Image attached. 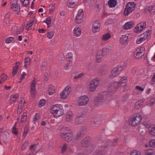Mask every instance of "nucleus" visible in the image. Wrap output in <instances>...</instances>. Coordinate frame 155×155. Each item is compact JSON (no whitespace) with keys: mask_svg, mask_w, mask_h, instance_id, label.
Returning <instances> with one entry per match:
<instances>
[{"mask_svg":"<svg viewBox=\"0 0 155 155\" xmlns=\"http://www.w3.org/2000/svg\"><path fill=\"white\" fill-rule=\"evenodd\" d=\"M127 81V77H124L120 79L118 81H114L111 82L108 87V91L112 92L115 91L121 87L124 86Z\"/></svg>","mask_w":155,"mask_h":155,"instance_id":"nucleus-1","label":"nucleus"},{"mask_svg":"<svg viewBox=\"0 0 155 155\" xmlns=\"http://www.w3.org/2000/svg\"><path fill=\"white\" fill-rule=\"evenodd\" d=\"M50 112L56 117H58L64 114V110L61 105L57 104L51 107L50 109Z\"/></svg>","mask_w":155,"mask_h":155,"instance_id":"nucleus-2","label":"nucleus"},{"mask_svg":"<svg viewBox=\"0 0 155 155\" xmlns=\"http://www.w3.org/2000/svg\"><path fill=\"white\" fill-rule=\"evenodd\" d=\"M96 104L98 106L108 104L109 101L107 98V95L104 93L100 94L95 100Z\"/></svg>","mask_w":155,"mask_h":155,"instance_id":"nucleus-3","label":"nucleus"},{"mask_svg":"<svg viewBox=\"0 0 155 155\" xmlns=\"http://www.w3.org/2000/svg\"><path fill=\"white\" fill-rule=\"evenodd\" d=\"M136 4L134 2H130L127 3L125 6L124 12V14L125 16H128L133 11L135 8Z\"/></svg>","mask_w":155,"mask_h":155,"instance_id":"nucleus-4","label":"nucleus"},{"mask_svg":"<svg viewBox=\"0 0 155 155\" xmlns=\"http://www.w3.org/2000/svg\"><path fill=\"white\" fill-rule=\"evenodd\" d=\"M142 119L141 115L138 114L131 119L130 120L129 122V124L131 126H135L140 123Z\"/></svg>","mask_w":155,"mask_h":155,"instance_id":"nucleus-5","label":"nucleus"},{"mask_svg":"<svg viewBox=\"0 0 155 155\" xmlns=\"http://www.w3.org/2000/svg\"><path fill=\"white\" fill-rule=\"evenodd\" d=\"M86 116V113L84 111L78 113L75 120V123L77 124H79L82 123L84 120V117Z\"/></svg>","mask_w":155,"mask_h":155,"instance_id":"nucleus-6","label":"nucleus"},{"mask_svg":"<svg viewBox=\"0 0 155 155\" xmlns=\"http://www.w3.org/2000/svg\"><path fill=\"white\" fill-rule=\"evenodd\" d=\"M99 79L97 78L92 79L89 84V89L90 91H94L100 83Z\"/></svg>","mask_w":155,"mask_h":155,"instance_id":"nucleus-7","label":"nucleus"},{"mask_svg":"<svg viewBox=\"0 0 155 155\" xmlns=\"http://www.w3.org/2000/svg\"><path fill=\"white\" fill-rule=\"evenodd\" d=\"M123 70V67L120 66H118L117 67L114 68L111 71L110 77L111 78H114L117 76Z\"/></svg>","mask_w":155,"mask_h":155,"instance_id":"nucleus-8","label":"nucleus"},{"mask_svg":"<svg viewBox=\"0 0 155 155\" xmlns=\"http://www.w3.org/2000/svg\"><path fill=\"white\" fill-rule=\"evenodd\" d=\"M10 8L12 11L17 12H19L20 5L18 4V0H11Z\"/></svg>","mask_w":155,"mask_h":155,"instance_id":"nucleus-9","label":"nucleus"},{"mask_svg":"<svg viewBox=\"0 0 155 155\" xmlns=\"http://www.w3.org/2000/svg\"><path fill=\"white\" fill-rule=\"evenodd\" d=\"M89 101L87 96L84 95L80 97L78 100L77 104L79 106H84L87 105Z\"/></svg>","mask_w":155,"mask_h":155,"instance_id":"nucleus-10","label":"nucleus"},{"mask_svg":"<svg viewBox=\"0 0 155 155\" xmlns=\"http://www.w3.org/2000/svg\"><path fill=\"white\" fill-rule=\"evenodd\" d=\"M145 48L143 47H141L137 48L134 53V57L137 59L141 58L144 54Z\"/></svg>","mask_w":155,"mask_h":155,"instance_id":"nucleus-11","label":"nucleus"},{"mask_svg":"<svg viewBox=\"0 0 155 155\" xmlns=\"http://www.w3.org/2000/svg\"><path fill=\"white\" fill-rule=\"evenodd\" d=\"M71 88L69 85L67 86L63 91L60 94V97L62 99L67 98L71 91Z\"/></svg>","mask_w":155,"mask_h":155,"instance_id":"nucleus-12","label":"nucleus"},{"mask_svg":"<svg viewBox=\"0 0 155 155\" xmlns=\"http://www.w3.org/2000/svg\"><path fill=\"white\" fill-rule=\"evenodd\" d=\"M83 18V11L82 9H80L78 12L75 18L76 22L80 24L82 22Z\"/></svg>","mask_w":155,"mask_h":155,"instance_id":"nucleus-13","label":"nucleus"},{"mask_svg":"<svg viewBox=\"0 0 155 155\" xmlns=\"http://www.w3.org/2000/svg\"><path fill=\"white\" fill-rule=\"evenodd\" d=\"M146 22L145 21H142L138 24L135 28L134 31L138 33L142 31L146 27Z\"/></svg>","mask_w":155,"mask_h":155,"instance_id":"nucleus-14","label":"nucleus"},{"mask_svg":"<svg viewBox=\"0 0 155 155\" xmlns=\"http://www.w3.org/2000/svg\"><path fill=\"white\" fill-rule=\"evenodd\" d=\"M100 24L99 23V21L95 20L93 22L92 26V30L94 33L97 32L100 30Z\"/></svg>","mask_w":155,"mask_h":155,"instance_id":"nucleus-15","label":"nucleus"},{"mask_svg":"<svg viewBox=\"0 0 155 155\" xmlns=\"http://www.w3.org/2000/svg\"><path fill=\"white\" fill-rule=\"evenodd\" d=\"M71 131V130L67 127H63L61 128L60 133V136L61 138L64 137L68 134Z\"/></svg>","mask_w":155,"mask_h":155,"instance_id":"nucleus-16","label":"nucleus"},{"mask_svg":"<svg viewBox=\"0 0 155 155\" xmlns=\"http://www.w3.org/2000/svg\"><path fill=\"white\" fill-rule=\"evenodd\" d=\"M129 40V35L128 34L123 35L120 39V43L122 44H126L128 43Z\"/></svg>","mask_w":155,"mask_h":155,"instance_id":"nucleus-17","label":"nucleus"},{"mask_svg":"<svg viewBox=\"0 0 155 155\" xmlns=\"http://www.w3.org/2000/svg\"><path fill=\"white\" fill-rule=\"evenodd\" d=\"M148 37L147 33L144 32L137 38L136 40V43L137 44H140L142 42L146 39Z\"/></svg>","mask_w":155,"mask_h":155,"instance_id":"nucleus-18","label":"nucleus"},{"mask_svg":"<svg viewBox=\"0 0 155 155\" xmlns=\"http://www.w3.org/2000/svg\"><path fill=\"white\" fill-rule=\"evenodd\" d=\"M36 83V79L34 78L31 84V96L33 97H35V94L36 91L35 86Z\"/></svg>","mask_w":155,"mask_h":155,"instance_id":"nucleus-19","label":"nucleus"},{"mask_svg":"<svg viewBox=\"0 0 155 155\" xmlns=\"http://www.w3.org/2000/svg\"><path fill=\"white\" fill-rule=\"evenodd\" d=\"M101 51L99 50H98L96 56V59L97 61L98 62H100L104 60L105 58L104 56Z\"/></svg>","mask_w":155,"mask_h":155,"instance_id":"nucleus-20","label":"nucleus"},{"mask_svg":"<svg viewBox=\"0 0 155 155\" xmlns=\"http://www.w3.org/2000/svg\"><path fill=\"white\" fill-rule=\"evenodd\" d=\"M78 2V0H68L67 5L68 8H73L77 5Z\"/></svg>","mask_w":155,"mask_h":155,"instance_id":"nucleus-21","label":"nucleus"},{"mask_svg":"<svg viewBox=\"0 0 155 155\" xmlns=\"http://www.w3.org/2000/svg\"><path fill=\"white\" fill-rule=\"evenodd\" d=\"M134 25V23L133 21H128L123 26V28L125 30H127L133 27Z\"/></svg>","mask_w":155,"mask_h":155,"instance_id":"nucleus-22","label":"nucleus"},{"mask_svg":"<svg viewBox=\"0 0 155 155\" xmlns=\"http://www.w3.org/2000/svg\"><path fill=\"white\" fill-rule=\"evenodd\" d=\"M73 137V135L71 131V132L68 134L66 136L64 137H63L62 139L64 140L67 142H70L71 141Z\"/></svg>","mask_w":155,"mask_h":155,"instance_id":"nucleus-23","label":"nucleus"},{"mask_svg":"<svg viewBox=\"0 0 155 155\" xmlns=\"http://www.w3.org/2000/svg\"><path fill=\"white\" fill-rule=\"evenodd\" d=\"M73 115L72 112L70 111L67 112L66 114L65 119L67 121H70L73 118Z\"/></svg>","mask_w":155,"mask_h":155,"instance_id":"nucleus-24","label":"nucleus"},{"mask_svg":"<svg viewBox=\"0 0 155 155\" xmlns=\"http://www.w3.org/2000/svg\"><path fill=\"white\" fill-rule=\"evenodd\" d=\"M81 29L78 27H76L74 28L73 33L74 36L76 37L80 36L81 34Z\"/></svg>","mask_w":155,"mask_h":155,"instance_id":"nucleus-25","label":"nucleus"},{"mask_svg":"<svg viewBox=\"0 0 155 155\" xmlns=\"http://www.w3.org/2000/svg\"><path fill=\"white\" fill-rule=\"evenodd\" d=\"M18 97L19 95L17 94H12L10 97L9 101L10 103L11 104L14 103L16 101L17 98H18Z\"/></svg>","mask_w":155,"mask_h":155,"instance_id":"nucleus-26","label":"nucleus"},{"mask_svg":"<svg viewBox=\"0 0 155 155\" xmlns=\"http://www.w3.org/2000/svg\"><path fill=\"white\" fill-rule=\"evenodd\" d=\"M145 155H155V150L152 149H147L145 150Z\"/></svg>","mask_w":155,"mask_h":155,"instance_id":"nucleus-27","label":"nucleus"},{"mask_svg":"<svg viewBox=\"0 0 155 155\" xmlns=\"http://www.w3.org/2000/svg\"><path fill=\"white\" fill-rule=\"evenodd\" d=\"M89 143L87 138L85 137L81 141V144L82 147H85L88 146Z\"/></svg>","mask_w":155,"mask_h":155,"instance_id":"nucleus-28","label":"nucleus"},{"mask_svg":"<svg viewBox=\"0 0 155 155\" xmlns=\"http://www.w3.org/2000/svg\"><path fill=\"white\" fill-rule=\"evenodd\" d=\"M48 94L52 95L55 91L54 87L52 85H49L48 87Z\"/></svg>","mask_w":155,"mask_h":155,"instance_id":"nucleus-29","label":"nucleus"},{"mask_svg":"<svg viewBox=\"0 0 155 155\" xmlns=\"http://www.w3.org/2000/svg\"><path fill=\"white\" fill-rule=\"evenodd\" d=\"M20 64V62H17L15 64V66L13 67V71H12V75L13 76H14L16 74L17 72V69L18 67Z\"/></svg>","mask_w":155,"mask_h":155,"instance_id":"nucleus-30","label":"nucleus"},{"mask_svg":"<svg viewBox=\"0 0 155 155\" xmlns=\"http://www.w3.org/2000/svg\"><path fill=\"white\" fill-rule=\"evenodd\" d=\"M108 4L110 7H114L117 5V2L116 0H109Z\"/></svg>","mask_w":155,"mask_h":155,"instance_id":"nucleus-31","label":"nucleus"},{"mask_svg":"<svg viewBox=\"0 0 155 155\" xmlns=\"http://www.w3.org/2000/svg\"><path fill=\"white\" fill-rule=\"evenodd\" d=\"M111 38V35L109 33H107L102 35L101 39L103 41H107Z\"/></svg>","mask_w":155,"mask_h":155,"instance_id":"nucleus-32","label":"nucleus"},{"mask_svg":"<svg viewBox=\"0 0 155 155\" xmlns=\"http://www.w3.org/2000/svg\"><path fill=\"white\" fill-rule=\"evenodd\" d=\"M101 121L99 120H94L92 121L91 124L93 127H97L101 123Z\"/></svg>","mask_w":155,"mask_h":155,"instance_id":"nucleus-33","label":"nucleus"},{"mask_svg":"<svg viewBox=\"0 0 155 155\" xmlns=\"http://www.w3.org/2000/svg\"><path fill=\"white\" fill-rule=\"evenodd\" d=\"M12 33L14 34H16L18 35L20 34V31H19V29H18L17 27L14 26L12 28Z\"/></svg>","mask_w":155,"mask_h":155,"instance_id":"nucleus-34","label":"nucleus"},{"mask_svg":"<svg viewBox=\"0 0 155 155\" xmlns=\"http://www.w3.org/2000/svg\"><path fill=\"white\" fill-rule=\"evenodd\" d=\"M39 119V114L38 113H36L35 115L33 122V123L35 124L36 123L38 122Z\"/></svg>","mask_w":155,"mask_h":155,"instance_id":"nucleus-35","label":"nucleus"},{"mask_svg":"<svg viewBox=\"0 0 155 155\" xmlns=\"http://www.w3.org/2000/svg\"><path fill=\"white\" fill-rule=\"evenodd\" d=\"M86 128L85 127H82L81 129L78 131L77 133L82 136V134H84L86 131Z\"/></svg>","mask_w":155,"mask_h":155,"instance_id":"nucleus-36","label":"nucleus"},{"mask_svg":"<svg viewBox=\"0 0 155 155\" xmlns=\"http://www.w3.org/2000/svg\"><path fill=\"white\" fill-rule=\"evenodd\" d=\"M15 40L14 38L9 37L6 39L5 42L7 44H9L11 42H14L15 41Z\"/></svg>","mask_w":155,"mask_h":155,"instance_id":"nucleus-37","label":"nucleus"},{"mask_svg":"<svg viewBox=\"0 0 155 155\" xmlns=\"http://www.w3.org/2000/svg\"><path fill=\"white\" fill-rule=\"evenodd\" d=\"M73 54L71 52H69L66 55V58L67 60L70 62H72Z\"/></svg>","mask_w":155,"mask_h":155,"instance_id":"nucleus-38","label":"nucleus"},{"mask_svg":"<svg viewBox=\"0 0 155 155\" xmlns=\"http://www.w3.org/2000/svg\"><path fill=\"white\" fill-rule=\"evenodd\" d=\"M99 50L102 51L101 52L104 56L109 52V49L107 48H103L102 50Z\"/></svg>","mask_w":155,"mask_h":155,"instance_id":"nucleus-39","label":"nucleus"},{"mask_svg":"<svg viewBox=\"0 0 155 155\" xmlns=\"http://www.w3.org/2000/svg\"><path fill=\"white\" fill-rule=\"evenodd\" d=\"M31 62V59L29 57H26L25 58V66L27 67V65L30 64Z\"/></svg>","mask_w":155,"mask_h":155,"instance_id":"nucleus-40","label":"nucleus"},{"mask_svg":"<svg viewBox=\"0 0 155 155\" xmlns=\"http://www.w3.org/2000/svg\"><path fill=\"white\" fill-rule=\"evenodd\" d=\"M34 19H32L29 20L27 23L26 25V28L28 29L30 27L32 26L33 24Z\"/></svg>","mask_w":155,"mask_h":155,"instance_id":"nucleus-41","label":"nucleus"},{"mask_svg":"<svg viewBox=\"0 0 155 155\" xmlns=\"http://www.w3.org/2000/svg\"><path fill=\"white\" fill-rule=\"evenodd\" d=\"M95 155H104L103 151L100 149L96 150L94 152Z\"/></svg>","mask_w":155,"mask_h":155,"instance_id":"nucleus-42","label":"nucleus"},{"mask_svg":"<svg viewBox=\"0 0 155 155\" xmlns=\"http://www.w3.org/2000/svg\"><path fill=\"white\" fill-rule=\"evenodd\" d=\"M130 155H141V153L139 151L134 150L131 151Z\"/></svg>","mask_w":155,"mask_h":155,"instance_id":"nucleus-43","label":"nucleus"},{"mask_svg":"<svg viewBox=\"0 0 155 155\" xmlns=\"http://www.w3.org/2000/svg\"><path fill=\"white\" fill-rule=\"evenodd\" d=\"M84 74L83 73H81L77 75L74 76V79H77L79 78H81L84 75Z\"/></svg>","mask_w":155,"mask_h":155,"instance_id":"nucleus-44","label":"nucleus"},{"mask_svg":"<svg viewBox=\"0 0 155 155\" xmlns=\"http://www.w3.org/2000/svg\"><path fill=\"white\" fill-rule=\"evenodd\" d=\"M68 145L65 143L64 144L61 148V152L62 153H64L66 150Z\"/></svg>","mask_w":155,"mask_h":155,"instance_id":"nucleus-45","label":"nucleus"},{"mask_svg":"<svg viewBox=\"0 0 155 155\" xmlns=\"http://www.w3.org/2000/svg\"><path fill=\"white\" fill-rule=\"evenodd\" d=\"M43 22H45L48 25V27H49V25L51 23V18L50 17L47 18L46 20L43 21Z\"/></svg>","mask_w":155,"mask_h":155,"instance_id":"nucleus-46","label":"nucleus"},{"mask_svg":"<svg viewBox=\"0 0 155 155\" xmlns=\"http://www.w3.org/2000/svg\"><path fill=\"white\" fill-rule=\"evenodd\" d=\"M27 114L26 113H24L23 114V116L21 117V123H23L25 121L27 118Z\"/></svg>","mask_w":155,"mask_h":155,"instance_id":"nucleus-47","label":"nucleus"},{"mask_svg":"<svg viewBox=\"0 0 155 155\" xmlns=\"http://www.w3.org/2000/svg\"><path fill=\"white\" fill-rule=\"evenodd\" d=\"M149 134L152 135H155V127H152L150 130Z\"/></svg>","mask_w":155,"mask_h":155,"instance_id":"nucleus-48","label":"nucleus"},{"mask_svg":"<svg viewBox=\"0 0 155 155\" xmlns=\"http://www.w3.org/2000/svg\"><path fill=\"white\" fill-rule=\"evenodd\" d=\"M46 102L45 100V99H42L39 102V107H41L43 106Z\"/></svg>","mask_w":155,"mask_h":155,"instance_id":"nucleus-49","label":"nucleus"},{"mask_svg":"<svg viewBox=\"0 0 155 155\" xmlns=\"http://www.w3.org/2000/svg\"><path fill=\"white\" fill-rule=\"evenodd\" d=\"M69 63H67L65 64L64 66V68L67 70L70 68V66L72 65V62L69 61Z\"/></svg>","mask_w":155,"mask_h":155,"instance_id":"nucleus-50","label":"nucleus"},{"mask_svg":"<svg viewBox=\"0 0 155 155\" xmlns=\"http://www.w3.org/2000/svg\"><path fill=\"white\" fill-rule=\"evenodd\" d=\"M149 145L152 147H155V139H153L150 140Z\"/></svg>","mask_w":155,"mask_h":155,"instance_id":"nucleus-51","label":"nucleus"},{"mask_svg":"<svg viewBox=\"0 0 155 155\" xmlns=\"http://www.w3.org/2000/svg\"><path fill=\"white\" fill-rule=\"evenodd\" d=\"M28 132V128L27 127L25 126V129L24 130L23 132V136L24 137H25L27 135V134Z\"/></svg>","mask_w":155,"mask_h":155,"instance_id":"nucleus-52","label":"nucleus"},{"mask_svg":"<svg viewBox=\"0 0 155 155\" xmlns=\"http://www.w3.org/2000/svg\"><path fill=\"white\" fill-rule=\"evenodd\" d=\"M54 34V31L48 32L47 34V37L48 38L51 39L53 37Z\"/></svg>","mask_w":155,"mask_h":155,"instance_id":"nucleus-53","label":"nucleus"},{"mask_svg":"<svg viewBox=\"0 0 155 155\" xmlns=\"http://www.w3.org/2000/svg\"><path fill=\"white\" fill-rule=\"evenodd\" d=\"M23 6L25 7L27 6L29 3V0H21Z\"/></svg>","mask_w":155,"mask_h":155,"instance_id":"nucleus-54","label":"nucleus"},{"mask_svg":"<svg viewBox=\"0 0 155 155\" xmlns=\"http://www.w3.org/2000/svg\"><path fill=\"white\" fill-rule=\"evenodd\" d=\"M9 23V20L8 19H5L3 22V25L6 27L7 26Z\"/></svg>","mask_w":155,"mask_h":155,"instance_id":"nucleus-55","label":"nucleus"},{"mask_svg":"<svg viewBox=\"0 0 155 155\" xmlns=\"http://www.w3.org/2000/svg\"><path fill=\"white\" fill-rule=\"evenodd\" d=\"M12 132L15 135H17L18 134L17 129L15 127V126H14L12 128Z\"/></svg>","mask_w":155,"mask_h":155,"instance_id":"nucleus-56","label":"nucleus"},{"mask_svg":"<svg viewBox=\"0 0 155 155\" xmlns=\"http://www.w3.org/2000/svg\"><path fill=\"white\" fill-rule=\"evenodd\" d=\"M107 72V70L105 68H102L100 71L101 74L102 75L105 74Z\"/></svg>","mask_w":155,"mask_h":155,"instance_id":"nucleus-57","label":"nucleus"},{"mask_svg":"<svg viewBox=\"0 0 155 155\" xmlns=\"http://www.w3.org/2000/svg\"><path fill=\"white\" fill-rule=\"evenodd\" d=\"M81 137L82 136L77 133L75 136V139L76 140H79L81 138Z\"/></svg>","mask_w":155,"mask_h":155,"instance_id":"nucleus-58","label":"nucleus"},{"mask_svg":"<svg viewBox=\"0 0 155 155\" xmlns=\"http://www.w3.org/2000/svg\"><path fill=\"white\" fill-rule=\"evenodd\" d=\"M155 102V99L154 97L152 98L151 99L149 102V104H150L152 105Z\"/></svg>","mask_w":155,"mask_h":155,"instance_id":"nucleus-59","label":"nucleus"},{"mask_svg":"<svg viewBox=\"0 0 155 155\" xmlns=\"http://www.w3.org/2000/svg\"><path fill=\"white\" fill-rule=\"evenodd\" d=\"M1 78L2 81H4L7 79V76L4 74H2L1 75Z\"/></svg>","mask_w":155,"mask_h":155,"instance_id":"nucleus-60","label":"nucleus"},{"mask_svg":"<svg viewBox=\"0 0 155 155\" xmlns=\"http://www.w3.org/2000/svg\"><path fill=\"white\" fill-rule=\"evenodd\" d=\"M136 89L140 91H144V88L140 86H136Z\"/></svg>","mask_w":155,"mask_h":155,"instance_id":"nucleus-61","label":"nucleus"},{"mask_svg":"<svg viewBox=\"0 0 155 155\" xmlns=\"http://www.w3.org/2000/svg\"><path fill=\"white\" fill-rule=\"evenodd\" d=\"M11 15V14L9 12H7L5 15V17L6 19H8Z\"/></svg>","mask_w":155,"mask_h":155,"instance_id":"nucleus-62","label":"nucleus"},{"mask_svg":"<svg viewBox=\"0 0 155 155\" xmlns=\"http://www.w3.org/2000/svg\"><path fill=\"white\" fill-rule=\"evenodd\" d=\"M137 70V68L136 67H134L132 68L131 70V72L132 74H135Z\"/></svg>","mask_w":155,"mask_h":155,"instance_id":"nucleus-63","label":"nucleus"},{"mask_svg":"<svg viewBox=\"0 0 155 155\" xmlns=\"http://www.w3.org/2000/svg\"><path fill=\"white\" fill-rule=\"evenodd\" d=\"M26 75V74L24 72H23L22 73L20 78V80H21V81H22L25 78V76Z\"/></svg>","mask_w":155,"mask_h":155,"instance_id":"nucleus-64","label":"nucleus"}]
</instances>
